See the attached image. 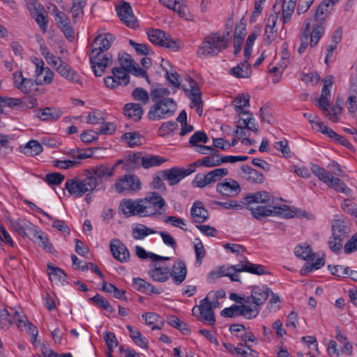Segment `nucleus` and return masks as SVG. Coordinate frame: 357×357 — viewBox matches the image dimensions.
Returning a JSON list of instances; mask_svg holds the SVG:
<instances>
[{
  "instance_id": "obj_17",
  "label": "nucleus",
  "mask_w": 357,
  "mask_h": 357,
  "mask_svg": "<svg viewBox=\"0 0 357 357\" xmlns=\"http://www.w3.org/2000/svg\"><path fill=\"white\" fill-rule=\"evenodd\" d=\"M116 10L121 22L127 26L136 28L137 20L132 13V9L129 3L122 1L121 4L116 6Z\"/></svg>"
},
{
  "instance_id": "obj_29",
  "label": "nucleus",
  "mask_w": 357,
  "mask_h": 357,
  "mask_svg": "<svg viewBox=\"0 0 357 357\" xmlns=\"http://www.w3.org/2000/svg\"><path fill=\"white\" fill-rule=\"evenodd\" d=\"M47 273L52 282L56 284L61 283L62 285L67 283V275L61 268L47 264Z\"/></svg>"
},
{
  "instance_id": "obj_62",
  "label": "nucleus",
  "mask_w": 357,
  "mask_h": 357,
  "mask_svg": "<svg viewBox=\"0 0 357 357\" xmlns=\"http://www.w3.org/2000/svg\"><path fill=\"white\" fill-rule=\"evenodd\" d=\"M112 73L114 75V77L117 79L119 80L120 82L121 81L124 82V85H127L130 80V77L128 75V73H127L126 70L123 69L121 67H115L112 69Z\"/></svg>"
},
{
  "instance_id": "obj_5",
  "label": "nucleus",
  "mask_w": 357,
  "mask_h": 357,
  "mask_svg": "<svg viewBox=\"0 0 357 357\" xmlns=\"http://www.w3.org/2000/svg\"><path fill=\"white\" fill-rule=\"evenodd\" d=\"M227 47V39L218 33L208 35L197 50L199 56L217 55Z\"/></svg>"
},
{
  "instance_id": "obj_34",
  "label": "nucleus",
  "mask_w": 357,
  "mask_h": 357,
  "mask_svg": "<svg viewBox=\"0 0 357 357\" xmlns=\"http://www.w3.org/2000/svg\"><path fill=\"white\" fill-rule=\"evenodd\" d=\"M312 30V28L307 27L303 24L300 35L301 45L298 49V52L300 54H303L306 50L309 44L311 46Z\"/></svg>"
},
{
  "instance_id": "obj_24",
  "label": "nucleus",
  "mask_w": 357,
  "mask_h": 357,
  "mask_svg": "<svg viewBox=\"0 0 357 357\" xmlns=\"http://www.w3.org/2000/svg\"><path fill=\"white\" fill-rule=\"evenodd\" d=\"M236 270L238 273L240 272H248L257 275L269 274V272L266 271L264 266L252 264L248 261H243L241 264H237Z\"/></svg>"
},
{
  "instance_id": "obj_11",
  "label": "nucleus",
  "mask_w": 357,
  "mask_h": 357,
  "mask_svg": "<svg viewBox=\"0 0 357 357\" xmlns=\"http://www.w3.org/2000/svg\"><path fill=\"white\" fill-rule=\"evenodd\" d=\"M332 237L328 245H342L351 232L350 227L343 220H335L332 222Z\"/></svg>"
},
{
  "instance_id": "obj_13",
  "label": "nucleus",
  "mask_w": 357,
  "mask_h": 357,
  "mask_svg": "<svg viewBox=\"0 0 357 357\" xmlns=\"http://www.w3.org/2000/svg\"><path fill=\"white\" fill-rule=\"evenodd\" d=\"M114 169L115 167H110L109 165L101 164L86 169L84 175L93 180L96 187L98 182L102 183L112 176Z\"/></svg>"
},
{
  "instance_id": "obj_28",
  "label": "nucleus",
  "mask_w": 357,
  "mask_h": 357,
  "mask_svg": "<svg viewBox=\"0 0 357 357\" xmlns=\"http://www.w3.org/2000/svg\"><path fill=\"white\" fill-rule=\"evenodd\" d=\"M62 115V112L56 108L45 107L37 110L36 116L42 121H56Z\"/></svg>"
},
{
  "instance_id": "obj_61",
  "label": "nucleus",
  "mask_w": 357,
  "mask_h": 357,
  "mask_svg": "<svg viewBox=\"0 0 357 357\" xmlns=\"http://www.w3.org/2000/svg\"><path fill=\"white\" fill-rule=\"evenodd\" d=\"M40 51L47 63L54 67H56L61 60L59 57L54 56L46 46H40Z\"/></svg>"
},
{
  "instance_id": "obj_51",
  "label": "nucleus",
  "mask_w": 357,
  "mask_h": 357,
  "mask_svg": "<svg viewBox=\"0 0 357 357\" xmlns=\"http://www.w3.org/2000/svg\"><path fill=\"white\" fill-rule=\"evenodd\" d=\"M239 316L246 317L249 319L256 317L259 312L257 307L254 306L253 307H251L244 305L243 303L241 305H239Z\"/></svg>"
},
{
  "instance_id": "obj_42",
  "label": "nucleus",
  "mask_w": 357,
  "mask_h": 357,
  "mask_svg": "<svg viewBox=\"0 0 357 357\" xmlns=\"http://www.w3.org/2000/svg\"><path fill=\"white\" fill-rule=\"evenodd\" d=\"M113 257L120 262H126L130 259V252L127 247H109Z\"/></svg>"
},
{
  "instance_id": "obj_40",
  "label": "nucleus",
  "mask_w": 357,
  "mask_h": 357,
  "mask_svg": "<svg viewBox=\"0 0 357 357\" xmlns=\"http://www.w3.org/2000/svg\"><path fill=\"white\" fill-rule=\"evenodd\" d=\"M126 328L130 333V337L135 343V344L142 348L148 349V340L146 337H142L141 332L138 330L134 331L133 328L129 325H128Z\"/></svg>"
},
{
  "instance_id": "obj_32",
  "label": "nucleus",
  "mask_w": 357,
  "mask_h": 357,
  "mask_svg": "<svg viewBox=\"0 0 357 357\" xmlns=\"http://www.w3.org/2000/svg\"><path fill=\"white\" fill-rule=\"evenodd\" d=\"M132 285L135 289L151 295V294H160V292L151 283L146 282L142 278H135L132 280Z\"/></svg>"
},
{
  "instance_id": "obj_26",
  "label": "nucleus",
  "mask_w": 357,
  "mask_h": 357,
  "mask_svg": "<svg viewBox=\"0 0 357 357\" xmlns=\"http://www.w3.org/2000/svg\"><path fill=\"white\" fill-rule=\"evenodd\" d=\"M162 176L164 179L169 182L170 185H174L180 182L185 177L183 168L174 167L169 169L162 171Z\"/></svg>"
},
{
  "instance_id": "obj_46",
  "label": "nucleus",
  "mask_w": 357,
  "mask_h": 357,
  "mask_svg": "<svg viewBox=\"0 0 357 357\" xmlns=\"http://www.w3.org/2000/svg\"><path fill=\"white\" fill-rule=\"evenodd\" d=\"M187 80L188 82V85L183 84L182 88L188 97L201 96V91L197 82L191 77H188Z\"/></svg>"
},
{
  "instance_id": "obj_44",
  "label": "nucleus",
  "mask_w": 357,
  "mask_h": 357,
  "mask_svg": "<svg viewBox=\"0 0 357 357\" xmlns=\"http://www.w3.org/2000/svg\"><path fill=\"white\" fill-rule=\"evenodd\" d=\"M136 255L140 259H146L149 258L153 261L158 260L167 261L170 259L169 257H162L153 252H146L142 247H136Z\"/></svg>"
},
{
  "instance_id": "obj_41",
  "label": "nucleus",
  "mask_w": 357,
  "mask_h": 357,
  "mask_svg": "<svg viewBox=\"0 0 357 357\" xmlns=\"http://www.w3.org/2000/svg\"><path fill=\"white\" fill-rule=\"evenodd\" d=\"M212 183H214V182L209 172L206 174L202 173L197 174L192 181V185L199 188H203Z\"/></svg>"
},
{
  "instance_id": "obj_45",
  "label": "nucleus",
  "mask_w": 357,
  "mask_h": 357,
  "mask_svg": "<svg viewBox=\"0 0 357 357\" xmlns=\"http://www.w3.org/2000/svg\"><path fill=\"white\" fill-rule=\"evenodd\" d=\"M167 323L169 326L179 330L183 335H188L190 333L188 324L181 321L176 316H170L167 319Z\"/></svg>"
},
{
  "instance_id": "obj_3",
  "label": "nucleus",
  "mask_w": 357,
  "mask_h": 357,
  "mask_svg": "<svg viewBox=\"0 0 357 357\" xmlns=\"http://www.w3.org/2000/svg\"><path fill=\"white\" fill-rule=\"evenodd\" d=\"M294 252L298 258L307 261L301 270L303 275L318 270L325 264L324 255L319 256L312 250L311 247H295Z\"/></svg>"
},
{
  "instance_id": "obj_21",
  "label": "nucleus",
  "mask_w": 357,
  "mask_h": 357,
  "mask_svg": "<svg viewBox=\"0 0 357 357\" xmlns=\"http://www.w3.org/2000/svg\"><path fill=\"white\" fill-rule=\"evenodd\" d=\"M273 202V197L266 191L250 193L242 199L243 207L252 203L271 204Z\"/></svg>"
},
{
  "instance_id": "obj_27",
  "label": "nucleus",
  "mask_w": 357,
  "mask_h": 357,
  "mask_svg": "<svg viewBox=\"0 0 357 357\" xmlns=\"http://www.w3.org/2000/svg\"><path fill=\"white\" fill-rule=\"evenodd\" d=\"M277 4L281 5L283 24L289 22L291 20L293 13L294 12L296 0H276L274 8H275Z\"/></svg>"
},
{
  "instance_id": "obj_63",
  "label": "nucleus",
  "mask_w": 357,
  "mask_h": 357,
  "mask_svg": "<svg viewBox=\"0 0 357 357\" xmlns=\"http://www.w3.org/2000/svg\"><path fill=\"white\" fill-rule=\"evenodd\" d=\"M123 138L130 147L141 144V137L136 132H126L123 135Z\"/></svg>"
},
{
  "instance_id": "obj_33",
  "label": "nucleus",
  "mask_w": 357,
  "mask_h": 357,
  "mask_svg": "<svg viewBox=\"0 0 357 357\" xmlns=\"http://www.w3.org/2000/svg\"><path fill=\"white\" fill-rule=\"evenodd\" d=\"M251 73V67L245 59L243 63H241L237 66L230 69V74L236 78H248L250 77Z\"/></svg>"
},
{
  "instance_id": "obj_35",
  "label": "nucleus",
  "mask_w": 357,
  "mask_h": 357,
  "mask_svg": "<svg viewBox=\"0 0 357 357\" xmlns=\"http://www.w3.org/2000/svg\"><path fill=\"white\" fill-rule=\"evenodd\" d=\"M21 151L26 155L34 156L40 154L43 149L39 142L36 140H31L24 146H20Z\"/></svg>"
},
{
  "instance_id": "obj_53",
  "label": "nucleus",
  "mask_w": 357,
  "mask_h": 357,
  "mask_svg": "<svg viewBox=\"0 0 357 357\" xmlns=\"http://www.w3.org/2000/svg\"><path fill=\"white\" fill-rule=\"evenodd\" d=\"M65 179V176L59 172L50 173L45 175L44 181L49 185H59Z\"/></svg>"
},
{
  "instance_id": "obj_50",
  "label": "nucleus",
  "mask_w": 357,
  "mask_h": 357,
  "mask_svg": "<svg viewBox=\"0 0 357 357\" xmlns=\"http://www.w3.org/2000/svg\"><path fill=\"white\" fill-rule=\"evenodd\" d=\"M90 301L95 303L97 306L107 310L109 312L112 313L114 312V309L111 306L108 301L98 294L91 298Z\"/></svg>"
},
{
  "instance_id": "obj_59",
  "label": "nucleus",
  "mask_w": 357,
  "mask_h": 357,
  "mask_svg": "<svg viewBox=\"0 0 357 357\" xmlns=\"http://www.w3.org/2000/svg\"><path fill=\"white\" fill-rule=\"evenodd\" d=\"M22 102L20 98L0 96V113L2 112V107H14L20 105Z\"/></svg>"
},
{
  "instance_id": "obj_10",
  "label": "nucleus",
  "mask_w": 357,
  "mask_h": 357,
  "mask_svg": "<svg viewBox=\"0 0 357 357\" xmlns=\"http://www.w3.org/2000/svg\"><path fill=\"white\" fill-rule=\"evenodd\" d=\"M65 188L70 195L75 197H82L88 191H91L96 188L95 181L86 176L84 179L77 177L68 179L65 184Z\"/></svg>"
},
{
  "instance_id": "obj_15",
  "label": "nucleus",
  "mask_w": 357,
  "mask_h": 357,
  "mask_svg": "<svg viewBox=\"0 0 357 357\" xmlns=\"http://www.w3.org/2000/svg\"><path fill=\"white\" fill-rule=\"evenodd\" d=\"M23 318L17 310L10 308L9 311L7 308L0 307V328L4 331L9 329L14 321L18 328H21Z\"/></svg>"
},
{
  "instance_id": "obj_7",
  "label": "nucleus",
  "mask_w": 357,
  "mask_h": 357,
  "mask_svg": "<svg viewBox=\"0 0 357 357\" xmlns=\"http://www.w3.org/2000/svg\"><path fill=\"white\" fill-rule=\"evenodd\" d=\"M247 208L251 211L252 216L258 220L272 215L290 218L296 215V213L286 205L278 207L267 204L266 205L257 206L255 208H249V206Z\"/></svg>"
},
{
  "instance_id": "obj_19",
  "label": "nucleus",
  "mask_w": 357,
  "mask_h": 357,
  "mask_svg": "<svg viewBox=\"0 0 357 357\" xmlns=\"http://www.w3.org/2000/svg\"><path fill=\"white\" fill-rule=\"evenodd\" d=\"M216 191L223 196L234 197L240 193L241 187L236 181L227 178L225 182L217 184Z\"/></svg>"
},
{
  "instance_id": "obj_22",
  "label": "nucleus",
  "mask_w": 357,
  "mask_h": 357,
  "mask_svg": "<svg viewBox=\"0 0 357 357\" xmlns=\"http://www.w3.org/2000/svg\"><path fill=\"white\" fill-rule=\"evenodd\" d=\"M279 12H275L269 15L267 24L265 28L266 42L268 44L271 43L277 37L278 31L275 29L278 20Z\"/></svg>"
},
{
  "instance_id": "obj_36",
  "label": "nucleus",
  "mask_w": 357,
  "mask_h": 357,
  "mask_svg": "<svg viewBox=\"0 0 357 357\" xmlns=\"http://www.w3.org/2000/svg\"><path fill=\"white\" fill-rule=\"evenodd\" d=\"M312 173L323 183L326 184L328 186H331V180L333 176L323 167H319L317 165L313 164L311 167Z\"/></svg>"
},
{
  "instance_id": "obj_25",
  "label": "nucleus",
  "mask_w": 357,
  "mask_h": 357,
  "mask_svg": "<svg viewBox=\"0 0 357 357\" xmlns=\"http://www.w3.org/2000/svg\"><path fill=\"white\" fill-rule=\"evenodd\" d=\"M143 113L144 109L140 103L129 102L123 107L124 115L135 122L142 119Z\"/></svg>"
},
{
  "instance_id": "obj_49",
  "label": "nucleus",
  "mask_w": 357,
  "mask_h": 357,
  "mask_svg": "<svg viewBox=\"0 0 357 357\" xmlns=\"http://www.w3.org/2000/svg\"><path fill=\"white\" fill-rule=\"evenodd\" d=\"M343 100L340 97H337L336 100V104L332 107L331 111L329 110V112L326 114V116L332 122H337L338 114H340L342 112L341 104L342 103Z\"/></svg>"
},
{
  "instance_id": "obj_14",
  "label": "nucleus",
  "mask_w": 357,
  "mask_h": 357,
  "mask_svg": "<svg viewBox=\"0 0 357 357\" xmlns=\"http://www.w3.org/2000/svg\"><path fill=\"white\" fill-rule=\"evenodd\" d=\"M141 181L135 175H125L116 179L114 188L119 193L138 191L141 189Z\"/></svg>"
},
{
  "instance_id": "obj_18",
  "label": "nucleus",
  "mask_w": 357,
  "mask_h": 357,
  "mask_svg": "<svg viewBox=\"0 0 357 357\" xmlns=\"http://www.w3.org/2000/svg\"><path fill=\"white\" fill-rule=\"evenodd\" d=\"M114 40L115 36L112 33L100 34L95 38L91 45V52L105 53V51L109 49Z\"/></svg>"
},
{
  "instance_id": "obj_12",
  "label": "nucleus",
  "mask_w": 357,
  "mask_h": 357,
  "mask_svg": "<svg viewBox=\"0 0 357 357\" xmlns=\"http://www.w3.org/2000/svg\"><path fill=\"white\" fill-rule=\"evenodd\" d=\"M90 63L96 76H101L105 68L112 63V56L110 53L92 52L89 54Z\"/></svg>"
},
{
  "instance_id": "obj_16",
  "label": "nucleus",
  "mask_w": 357,
  "mask_h": 357,
  "mask_svg": "<svg viewBox=\"0 0 357 357\" xmlns=\"http://www.w3.org/2000/svg\"><path fill=\"white\" fill-rule=\"evenodd\" d=\"M196 309H197L199 316L198 319L199 321L207 323L210 325H213L215 322V314L212 307V303L208 301V297L202 299L199 302V305L193 307L192 314L195 315Z\"/></svg>"
},
{
  "instance_id": "obj_64",
  "label": "nucleus",
  "mask_w": 357,
  "mask_h": 357,
  "mask_svg": "<svg viewBox=\"0 0 357 357\" xmlns=\"http://www.w3.org/2000/svg\"><path fill=\"white\" fill-rule=\"evenodd\" d=\"M201 166L206 167H213L220 165L222 162L221 159L215 158V156L208 155L199 160Z\"/></svg>"
},
{
  "instance_id": "obj_2",
  "label": "nucleus",
  "mask_w": 357,
  "mask_h": 357,
  "mask_svg": "<svg viewBox=\"0 0 357 357\" xmlns=\"http://www.w3.org/2000/svg\"><path fill=\"white\" fill-rule=\"evenodd\" d=\"M333 6L329 0H324L317 7L314 15L305 20L303 24L312 29L311 47H314L324 34L326 20Z\"/></svg>"
},
{
  "instance_id": "obj_55",
  "label": "nucleus",
  "mask_w": 357,
  "mask_h": 357,
  "mask_svg": "<svg viewBox=\"0 0 357 357\" xmlns=\"http://www.w3.org/2000/svg\"><path fill=\"white\" fill-rule=\"evenodd\" d=\"M178 128V124L175 121H167L163 123L158 129L159 135L165 137L172 134L174 130Z\"/></svg>"
},
{
  "instance_id": "obj_31",
  "label": "nucleus",
  "mask_w": 357,
  "mask_h": 357,
  "mask_svg": "<svg viewBox=\"0 0 357 357\" xmlns=\"http://www.w3.org/2000/svg\"><path fill=\"white\" fill-rule=\"evenodd\" d=\"M149 275L154 281L164 282L169 278V268L153 265Z\"/></svg>"
},
{
  "instance_id": "obj_60",
  "label": "nucleus",
  "mask_w": 357,
  "mask_h": 357,
  "mask_svg": "<svg viewBox=\"0 0 357 357\" xmlns=\"http://www.w3.org/2000/svg\"><path fill=\"white\" fill-rule=\"evenodd\" d=\"M208 137L207 135L203 131L195 132L190 138L189 143L194 146H198V143L202 142L207 143Z\"/></svg>"
},
{
  "instance_id": "obj_30",
  "label": "nucleus",
  "mask_w": 357,
  "mask_h": 357,
  "mask_svg": "<svg viewBox=\"0 0 357 357\" xmlns=\"http://www.w3.org/2000/svg\"><path fill=\"white\" fill-rule=\"evenodd\" d=\"M190 213L194 221L198 223L204 222L208 217V212L201 202L194 203Z\"/></svg>"
},
{
  "instance_id": "obj_39",
  "label": "nucleus",
  "mask_w": 357,
  "mask_h": 357,
  "mask_svg": "<svg viewBox=\"0 0 357 357\" xmlns=\"http://www.w3.org/2000/svg\"><path fill=\"white\" fill-rule=\"evenodd\" d=\"M166 160L159 155H144L142 159V167L144 169H149L153 167H157L165 162Z\"/></svg>"
},
{
  "instance_id": "obj_54",
  "label": "nucleus",
  "mask_w": 357,
  "mask_h": 357,
  "mask_svg": "<svg viewBox=\"0 0 357 357\" xmlns=\"http://www.w3.org/2000/svg\"><path fill=\"white\" fill-rule=\"evenodd\" d=\"M118 61L121 67L126 70L127 73L135 63L131 56L126 53L119 54Z\"/></svg>"
},
{
  "instance_id": "obj_57",
  "label": "nucleus",
  "mask_w": 357,
  "mask_h": 357,
  "mask_svg": "<svg viewBox=\"0 0 357 357\" xmlns=\"http://www.w3.org/2000/svg\"><path fill=\"white\" fill-rule=\"evenodd\" d=\"M212 204L219 205L223 207L225 209H234V210H241L243 208V204L242 203V200L238 202L236 200H230L229 202H222L219 201H212Z\"/></svg>"
},
{
  "instance_id": "obj_9",
  "label": "nucleus",
  "mask_w": 357,
  "mask_h": 357,
  "mask_svg": "<svg viewBox=\"0 0 357 357\" xmlns=\"http://www.w3.org/2000/svg\"><path fill=\"white\" fill-rule=\"evenodd\" d=\"M14 86L24 94L38 96L43 93L38 86L36 79L24 77L22 71H17L13 73Z\"/></svg>"
},
{
  "instance_id": "obj_6",
  "label": "nucleus",
  "mask_w": 357,
  "mask_h": 357,
  "mask_svg": "<svg viewBox=\"0 0 357 357\" xmlns=\"http://www.w3.org/2000/svg\"><path fill=\"white\" fill-rule=\"evenodd\" d=\"M176 103L172 98H163L158 100L151 105L147 117L149 120L155 121L172 116L176 110Z\"/></svg>"
},
{
  "instance_id": "obj_8",
  "label": "nucleus",
  "mask_w": 357,
  "mask_h": 357,
  "mask_svg": "<svg viewBox=\"0 0 357 357\" xmlns=\"http://www.w3.org/2000/svg\"><path fill=\"white\" fill-rule=\"evenodd\" d=\"M149 40L154 45L169 48L174 51L181 49L183 44L179 40H173L169 34L160 29H149L147 31Z\"/></svg>"
},
{
  "instance_id": "obj_56",
  "label": "nucleus",
  "mask_w": 357,
  "mask_h": 357,
  "mask_svg": "<svg viewBox=\"0 0 357 357\" xmlns=\"http://www.w3.org/2000/svg\"><path fill=\"white\" fill-rule=\"evenodd\" d=\"M169 93L170 92L167 89L162 87L153 88L150 91L151 98L155 102L166 98L165 97L168 96Z\"/></svg>"
},
{
  "instance_id": "obj_4",
  "label": "nucleus",
  "mask_w": 357,
  "mask_h": 357,
  "mask_svg": "<svg viewBox=\"0 0 357 357\" xmlns=\"http://www.w3.org/2000/svg\"><path fill=\"white\" fill-rule=\"evenodd\" d=\"M13 227L22 236L29 238L34 243L47 245L49 239L47 235L31 222L25 219H19L13 223Z\"/></svg>"
},
{
  "instance_id": "obj_37",
  "label": "nucleus",
  "mask_w": 357,
  "mask_h": 357,
  "mask_svg": "<svg viewBox=\"0 0 357 357\" xmlns=\"http://www.w3.org/2000/svg\"><path fill=\"white\" fill-rule=\"evenodd\" d=\"M241 170L243 173L247 174V181L255 183H262L264 182V175L256 169L251 168L250 166L243 165Z\"/></svg>"
},
{
  "instance_id": "obj_43",
  "label": "nucleus",
  "mask_w": 357,
  "mask_h": 357,
  "mask_svg": "<svg viewBox=\"0 0 357 357\" xmlns=\"http://www.w3.org/2000/svg\"><path fill=\"white\" fill-rule=\"evenodd\" d=\"M250 97L248 94H239L233 101L232 105L234 107L236 112L241 114L243 112L245 107L249 106Z\"/></svg>"
},
{
  "instance_id": "obj_20",
  "label": "nucleus",
  "mask_w": 357,
  "mask_h": 357,
  "mask_svg": "<svg viewBox=\"0 0 357 357\" xmlns=\"http://www.w3.org/2000/svg\"><path fill=\"white\" fill-rule=\"evenodd\" d=\"M271 290L266 286H254L252 288L251 295L248 296L250 298V303L255 305V307H259L264 304L266 301Z\"/></svg>"
},
{
  "instance_id": "obj_1",
  "label": "nucleus",
  "mask_w": 357,
  "mask_h": 357,
  "mask_svg": "<svg viewBox=\"0 0 357 357\" xmlns=\"http://www.w3.org/2000/svg\"><path fill=\"white\" fill-rule=\"evenodd\" d=\"M165 206L166 203L164 199L158 192H152L143 199L121 200L119 209L128 218L135 215L147 217L161 214L160 210Z\"/></svg>"
},
{
  "instance_id": "obj_38",
  "label": "nucleus",
  "mask_w": 357,
  "mask_h": 357,
  "mask_svg": "<svg viewBox=\"0 0 357 357\" xmlns=\"http://www.w3.org/2000/svg\"><path fill=\"white\" fill-rule=\"evenodd\" d=\"M86 0H73V6L70 12L72 14L73 22L75 23L84 15V8L86 5Z\"/></svg>"
},
{
  "instance_id": "obj_23",
  "label": "nucleus",
  "mask_w": 357,
  "mask_h": 357,
  "mask_svg": "<svg viewBox=\"0 0 357 357\" xmlns=\"http://www.w3.org/2000/svg\"><path fill=\"white\" fill-rule=\"evenodd\" d=\"M187 275V268L183 261L175 263L172 267V271H169V276L176 285L181 284L185 279Z\"/></svg>"
},
{
  "instance_id": "obj_48",
  "label": "nucleus",
  "mask_w": 357,
  "mask_h": 357,
  "mask_svg": "<svg viewBox=\"0 0 357 357\" xmlns=\"http://www.w3.org/2000/svg\"><path fill=\"white\" fill-rule=\"evenodd\" d=\"M132 96L134 100L141 102L143 105L149 103L151 98L149 93L141 87L135 88L132 92Z\"/></svg>"
},
{
  "instance_id": "obj_58",
  "label": "nucleus",
  "mask_w": 357,
  "mask_h": 357,
  "mask_svg": "<svg viewBox=\"0 0 357 357\" xmlns=\"http://www.w3.org/2000/svg\"><path fill=\"white\" fill-rule=\"evenodd\" d=\"M142 158H144V155L142 152L132 153L128 156L126 165L131 166L132 165V167L135 168L142 167Z\"/></svg>"
},
{
  "instance_id": "obj_52",
  "label": "nucleus",
  "mask_w": 357,
  "mask_h": 357,
  "mask_svg": "<svg viewBox=\"0 0 357 357\" xmlns=\"http://www.w3.org/2000/svg\"><path fill=\"white\" fill-rule=\"evenodd\" d=\"M35 19L36 23L40 26L43 32H45L47 29L48 19L45 9L31 16Z\"/></svg>"
},
{
  "instance_id": "obj_47",
  "label": "nucleus",
  "mask_w": 357,
  "mask_h": 357,
  "mask_svg": "<svg viewBox=\"0 0 357 357\" xmlns=\"http://www.w3.org/2000/svg\"><path fill=\"white\" fill-rule=\"evenodd\" d=\"M237 265H233L227 268L222 266L218 270V272L223 276H227L231 281H239V276L237 272Z\"/></svg>"
}]
</instances>
